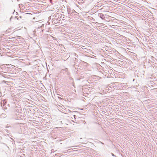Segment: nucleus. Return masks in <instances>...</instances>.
<instances>
[{"label": "nucleus", "instance_id": "nucleus-4", "mask_svg": "<svg viewBox=\"0 0 157 157\" xmlns=\"http://www.w3.org/2000/svg\"><path fill=\"white\" fill-rule=\"evenodd\" d=\"M98 16L100 17L102 19L104 20L105 19V17L103 13H99L98 14Z\"/></svg>", "mask_w": 157, "mask_h": 157}, {"label": "nucleus", "instance_id": "nucleus-7", "mask_svg": "<svg viewBox=\"0 0 157 157\" xmlns=\"http://www.w3.org/2000/svg\"><path fill=\"white\" fill-rule=\"evenodd\" d=\"M2 101H3V105H2V101H1V106L2 107V106H4L5 104L6 103V102L5 101V100H3Z\"/></svg>", "mask_w": 157, "mask_h": 157}, {"label": "nucleus", "instance_id": "nucleus-5", "mask_svg": "<svg viewBox=\"0 0 157 157\" xmlns=\"http://www.w3.org/2000/svg\"><path fill=\"white\" fill-rule=\"evenodd\" d=\"M2 76L5 78V79H7L10 80L11 79L7 75H2Z\"/></svg>", "mask_w": 157, "mask_h": 157}, {"label": "nucleus", "instance_id": "nucleus-11", "mask_svg": "<svg viewBox=\"0 0 157 157\" xmlns=\"http://www.w3.org/2000/svg\"><path fill=\"white\" fill-rule=\"evenodd\" d=\"M33 34H35V30H34L33 31Z\"/></svg>", "mask_w": 157, "mask_h": 157}, {"label": "nucleus", "instance_id": "nucleus-18", "mask_svg": "<svg viewBox=\"0 0 157 157\" xmlns=\"http://www.w3.org/2000/svg\"><path fill=\"white\" fill-rule=\"evenodd\" d=\"M3 81L4 82H6V81Z\"/></svg>", "mask_w": 157, "mask_h": 157}, {"label": "nucleus", "instance_id": "nucleus-3", "mask_svg": "<svg viewBox=\"0 0 157 157\" xmlns=\"http://www.w3.org/2000/svg\"><path fill=\"white\" fill-rule=\"evenodd\" d=\"M12 33L9 31V30H4L1 32V35L6 36L10 35Z\"/></svg>", "mask_w": 157, "mask_h": 157}, {"label": "nucleus", "instance_id": "nucleus-15", "mask_svg": "<svg viewBox=\"0 0 157 157\" xmlns=\"http://www.w3.org/2000/svg\"><path fill=\"white\" fill-rule=\"evenodd\" d=\"M136 30H135V31H134V32H136Z\"/></svg>", "mask_w": 157, "mask_h": 157}, {"label": "nucleus", "instance_id": "nucleus-14", "mask_svg": "<svg viewBox=\"0 0 157 157\" xmlns=\"http://www.w3.org/2000/svg\"><path fill=\"white\" fill-rule=\"evenodd\" d=\"M122 32H125V31H123V30Z\"/></svg>", "mask_w": 157, "mask_h": 157}, {"label": "nucleus", "instance_id": "nucleus-16", "mask_svg": "<svg viewBox=\"0 0 157 157\" xmlns=\"http://www.w3.org/2000/svg\"><path fill=\"white\" fill-rule=\"evenodd\" d=\"M134 80H135V79H134L133 80V81H134Z\"/></svg>", "mask_w": 157, "mask_h": 157}, {"label": "nucleus", "instance_id": "nucleus-10", "mask_svg": "<svg viewBox=\"0 0 157 157\" xmlns=\"http://www.w3.org/2000/svg\"><path fill=\"white\" fill-rule=\"evenodd\" d=\"M73 117L75 119V120L76 121V118L77 116L75 115H73Z\"/></svg>", "mask_w": 157, "mask_h": 157}, {"label": "nucleus", "instance_id": "nucleus-9", "mask_svg": "<svg viewBox=\"0 0 157 157\" xmlns=\"http://www.w3.org/2000/svg\"><path fill=\"white\" fill-rule=\"evenodd\" d=\"M68 70V69L67 68H65L63 69V71H64L67 72Z\"/></svg>", "mask_w": 157, "mask_h": 157}, {"label": "nucleus", "instance_id": "nucleus-12", "mask_svg": "<svg viewBox=\"0 0 157 157\" xmlns=\"http://www.w3.org/2000/svg\"><path fill=\"white\" fill-rule=\"evenodd\" d=\"M51 3H52V0H49Z\"/></svg>", "mask_w": 157, "mask_h": 157}, {"label": "nucleus", "instance_id": "nucleus-6", "mask_svg": "<svg viewBox=\"0 0 157 157\" xmlns=\"http://www.w3.org/2000/svg\"><path fill=\"white\" fill-rule=\"evenodd\" d=\"M67 11L68 13L69 14H71V8L69 7H67Z\"/></svg>", "mask_w": 157, "mask_h": 157}, {"label": "nucleus", "instance_id": "nucleus-19", "mask_svg": "<svg viewBox=\"0 0 157 157\" xmlns=\"http://www.w3.org/2000/svg\"><path fill=\"white\" fill-rule=\"evenodd\" d=\"M126 33H127V31H126Z\"/></svg>", "mask_w": 157, "mask_h": 157}, {"label": "nucleus", "instance_id": "nucleus-17", "mask_svg": "<svg viewBox=\"0 0 157 157\" xmlns=\"http://www.w3.org/2000/svg\"><path fill=\"white\" fill-rule=\"evenodd\" d=\"M43 30H42V32H43Z\"/></svg>", "mask_w": 157, "mask_h": 157}, {"label": "nucleus", "instance_id": "nucleus-13", "mask_svg": "<svg viewBox=\"0 0 157 157\" xmlns=\"http://www.w3.org/2000/svg\"><path fill=\"white\" fill-rule=\"evenodd\" d=\"M74 112H75V113H78V112H77V111H74Z\"/></svg>", "mask_w": 157, "mask_h": 157}, {"label": "nucleus", "instance_id": "nucleus-2", "mask_svg": "<svg viewBox=\"0 0 157 157\" xmlns=\"http://www.w3.org/2000/svg\"><path fill=\"white\" fill-rule=\"evenodd\" d=\"M70 33H69L67 31L64 30L63 31H62V32L60 33V35L63 37L66 38L68 37Z\"/></svg>", "mask_w": 157, "mask_h": 157}, {"label": "nucleus", "instance_id": "nucleus-8", "mask_svg": "<svg viewBox=\"0 0 157 157\" xmlns=\"http://www.w3.org/2000/svg\"><path fill=\"white\" fill-rule=\"evenodd\" d=\"M0 116H1V117H3V118H5L6 117V114H5L4 113H2L1 114V115H0Z\"/></svg>", "mask_w": 157, "mask_h": 157}, {"label": "nucleus", "instance_id": "nucleus-1", "mask_svg": "<svg viewBox=\"0 0 157 157\" xmlns=\"http://www.w3.org/2000/svg\"><path fill=\"white\" fill-rule=\"evenodd\" d=\"M35 28L36 29H42L43 28L44 24H43L42 22H36L35 23Z\"/></svg>", "mask_w": 157, "mask_h": 157}]
</instances>
